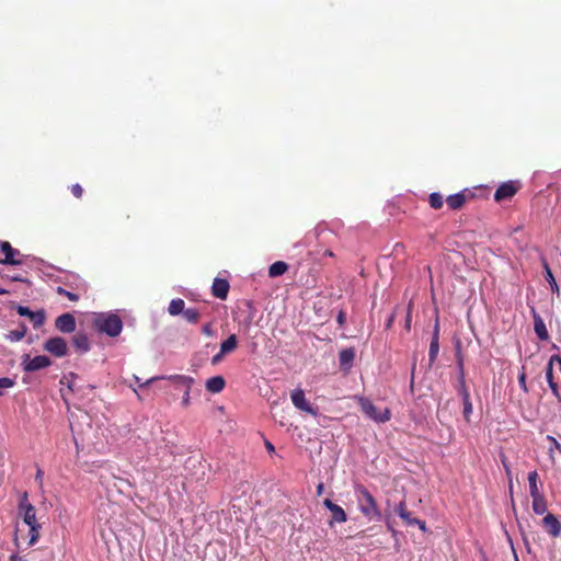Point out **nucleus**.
<instances>
[{"label":"nucleus","instance_id":"nucleus-36","mask_svg":"<svg viewBox=\"0 0 561 561\" xmlns=\"http://www.w3.org/2000/svg\"><path fill=\"white\" fill-rule=\"evenodd\" d=\"M462 404H463V412H462L463 419L466 420L467 423H470V416L473 411L471 400H466L462 402Z\"/></svg>","mask_w":561,"mask_h":561},{"label":"nucleus","instance_id":"nucleus-1","mask_svg":"<svg viewBox=\"0 0 561 561\" xmlns=\"http://www.w3.org/2000/svg\"><path fill=\"white\" fill-rule=\"evenodd\" d=\"M93 328L99 333H104L110 337H116L123 330V321L121 317L113 312H102L94 317Z\"/></svg>","mask_w":561,"mask_h":561},{"label":"nucleus","instance_id":"nucleus-32","mask_svg":"<svg viewBox=\"0 0 561 561\" xmlns=\"http://www.w3.org/2000/svg\"><path fill=\"white\" fill-rule=\"evenodd\" d=\"M546 377H547V381H548V383H549V387H550V389L552 390V393H553L558 399H560V394H559V390H558V385L553 381V376H552L551 367H547Z\"/></svg>","mask_w":561,"mask_h":561},{"label":"nucleus","instance_id":"nucleus-49","mask_svg":"<svg viewBox=\"0 0 561 561\" xmlns=\"http://www.w3.org/2000/svg\"><path fill=\"white\" fill-rule=\"evenodd\" d=\"M202 331L206 335H211L213 334V330H211V325L210 324H205L203 327Z\"/></svg>","mask_w":561,"mask_h":561},{"label":"nucleus","instance_id":"nucleus-54","mask_svg":"<svg viewBox=\"0 0 561 561\" xmlns=\"http://www.w3.org/2000/svg\"><path fill=\"white\" fill-rule=\"evenodd\" d=\"M324 256L333 257L334 253L331 250H325L323 253Z\"/></svg>","mask_w":561,"mask_h":561},{"label":"nucleus","instance_id":"nucleus-2","mask_svg":"<svg viewBox=\"0 0 561 561\" xmlns=\"http://www.w3.org/2000/svg\"><path fill=\"white\" fill-rule=\"evenodd\" d=\"M356 493L358 494L357 501L360 513L368 520L379 522L381 519V512L373 494L363 485L356 488Z\"/></svg>","mask_w":561,"mask_h":561},{"label":"nucleus","instance_id":"nucleus-9","mask_svg":"<svg viewBox=\"0 0 561 561\" xmlns=\"http://www.w3.org/2000/svg\"><path fill=\"white\" fill-rule=\"evenodd\" d=\"M291 401H293V404L304 411V412H307L311 415H317V410L314 408H312L306 400L305 398V391L302 389H295L293 392H291Z\"/></svg>","mask_w":561,"mask_h":561},{"label":"nucleus","instance_id":"nucleus-18","mask_svg":"<svg viewBox=\"0 0 561 561\" xmlns=\"http://www.w3.org/2000/svg\"><path fill=\"white\" fill-rule=\"evenodd\" d=\"M45 351H67V343L62 337L49 339L44 346Z\"/></svg>","mask_w":561,"mask_h":561},{"label":"nucleus","instance_id":"nucleus-52","mask_svg":"<svg viewBox=\"0 0 561 561\" xmlns=\"http://www.w3.org/2000/svg\"><path fill=\"white\" fill-rule=\"evenodd\" d=\"M323 489H324L323 483L318 484V486H317V494L321 495L322 492H323Z\"/></svg>","mask_w":561,"mask_h":561},{"label":"nucleus","instance_id":"nucleus-16","mask_svg":"<svg viewBox=\"0 0 561 561\" xmlns=\"http://www.w3.org/2000/svg\"><path fill=\"white\" fill-rule=\"evenodd\" d=\"M534 313V330L538 336L539 340L545 341L548 340L549 333L546 328V324L541 317L533 310Z\"/></svg>","mask_w":561,"mask_h":561},{"label":"nucleus","instance_id":"nucleus-21","mask_svg":"<svg viewBox=\"0 0 561 561\" xmlns=\"http://www.w3.org/2000/svg\"><path fill=\"white\" fill-rule=\"evenodd\" d=\"M542 265H543V268H545V278L549 283L551 291L558 294L559 290H560L559 289V285L556 282V278H554V276L552 274V271H551L549 264L547 263V261H543Z\"/></svg>","mask_w":561,"mask_h":561},{"label":"nucleus","instance_id":"nucleus-14","mask_svg":"<svg viewBox=\"0 0 561 561\" xmlns=\"http://www.w3.org/2000/svg\"><path fill=\"white\" fill-rule=\"evenodd\" d=\"M467 199H468V195L463 191V192H459V193L454 194V195H449L446 198V204H447L449 209L458 210V209H461L465 206Z\"/></svg>","mask_w":561,"mask_h":561},{"label":"nucleus","instance_id":"nucleus-55","mask_svg":"<svg viewBox=\"0 0 561 561\" xmlns=\"http://www.w3.org/2000/svg\"><path fill=\"white\" fill-rule=\"evenodd\" d=\"M437 353L431 352L430 353V362L433 363L436 359Z\"/></svg>","mask_w":561,"mask_h":561},{"label":"nucleus","instance_id":"nucleus-17","mask_svg":"<svg viewBox=\"0 0 561 561\" xmlns=\"http://www.w3.org/2000/svg\"><path fill=\"white\" fill-rule=\"evenodd\" d=\"M226 381L221 376H214L206 381V390L211 393H219L224 390Z\"/></svg>","mask_w":561,"mask_h":561},{"label":"nucleus","instance_id":"nucleus-20","mask_svg":"<svg viewBox=\"0 0 561 561\" xmlns=\"http://www.w3.org/2000/svg\"><path fill=\"white\" fill-rule=\"evenodd\" d=\"M287 270H288L287 263H285L283 261H277L268 267V276L273 277V278L278 277V276L283 275Z\"/></svg>","mask_w":561,"mask_h":561},{"label":"nucleus","instance_id":"nucleus-13","mask_svg":"<svg viewBox=\"0 0 561 561\" xmlns=\"http://www.w3.org/2000/svg\"><path fill=\"white\" fill-rule=\"evenodd\" d=\"M230 285L225 278H215L211 285V294L214 297L225 300L227 299Z\"/></svg>","mask_w":561,"mask_h":561},{"label":"nucleus","instance_id":"nucleus-61","mask_svg":"<svg viewBox=\"0 0 561 561\" xmlns=\"http://www.w3.org/2000/svg\"><path fill=\"white\" fill-rule=\"evenodd\" d=\"M458 364H459L460 367L462 366V358L461 357H459Z\"/></svg>","mask_w":561,"mask_h":561},{"label":"nucleus","instance_id":"nucleus-38","mask_svg":"<svg viewBox=\"0 0 561 561\" xmlns=\"http://www.w3.org/2000/svg\"><path fill=\"white\" fill-rule=\"evenodd\" d=\"M548 367H551V370H553L554 367H558L561 373V357L559 355H553L549 360Z\"/></svg>","mask_w":561,"mask_h":561},{"label":"nucleus","instance_id":"nucleus-50","mask_svg":"<svg viewBox=\"0 0 561 561\" xmlns=\"http://www.w3.org/2000/svg\"><path fill=\"white\" fill-rule=\"evenodd\" d=\"M265 447H266V449H267L270 453H272V451H274V450H275V448H274V446L272 445V443H270V442H267V440L265 442Z\"/></svg>","mask_w":561,"mask_h":561},{"label":"nucleus","instance_id":"nucleus-26","mask_svg":"<svg viewBox=\"0 0 561 561\" xmlns=\"http://www.w3.org/2000/svg\"><path fill=\"white\" fill-rule=\"evenodd\" d=\"M73 343L75 346L81 351H87L90 346L88 336L82 333H78L75 335Z\"/></svg>","mask_w":561,"mask_h":561},{"label":"nucleus","instance_id":"nucleus-22","mask_svg":"<svg viewBox=\"0 0 561 561\" xmlns=\"http://www.w3.org/2000/svg\"><path fill=\"white\" fill-rule=\"evenodd\" d=\"M185 310V302L181 298L172 299L169 304L168 311L171 316H178Z\"/></svg>","mask_w":561,"mask_h":561},{"label":"nucleus","instance_id":"nucleus-44","mask_svg":"<svg viewBox=\"0 0 561 561\" xmlns=\"http://www.w3.org/2000/svg\"><path fill=\"white\" fill-rule=\"evenodd\" d=\"M518 383L520 386V388L524 389V391L527 392V387H526V374L525 371L523 370L519 376H518Z\"/></svg>","mask_w":561,"mask_h":561},{"label":"nucleus","instance_id":"nucleus-27","mask_svg":"<svg viewBox=\"0 0 561 561\" xmlns=\"http://www.w3.org/2000/svg\"><path fill=\"white\" fill-rule=\"evenodd\" d=\"M182 316L190 323H196L199 320V318H201L199 311L197 309H194V308L185 309L183 311Z\"/></svg>","mask_w":561,"mask_h":561},{"label":"nucleus","instance_id":"nucleus-8","mask_svg":"<svg viewBox=\"0 0 561 561\" xmlns=\"http://www.w3.org/2000/svg\"><path fill=\"white\" fill-rule=\"evenodd\" d=\"M0 249L4 254L3 259H0V264L4 265H20L23 263L21 259H18V256H21V253L19 250L12 248L10 242L8 241H0Z\"/></svg>","mask_w":561,"mask_h":561},{"label":"nucleus","instance_id":"nucleus-10","mask_svg":"<svg viewBox=\"0 0 561 561\" xmlns=\"http://www.w3.org/2000/svg\"><path fill=\"white\" fill-rule=\"evenodd\" d=\"M57 330L64 333H71L76 330V318L71 313H62L55 321Z\"/></svg>","mask_w":561,"mask_h":561},{"label":"nucleus","instance_id":"nucleus-34","mask_svg":"<svg viewBox=\"0 0 561 561\" xmlns=\"http://www.w3.org/2000/svg\"><path fill=\"white\" fill-rule=\"evenodd\" d=\"M413 308H414V302L413 300L411 299L408 304V307H407V313H405V318H404V329L407 331H410L411 329V322H412V311H413Z\"/></svg>","mask_w":561,"mask_h":561},{"label":"nucleus","instance_id":"nucleus-45","mask_svg":"<svg viewBox=\"0 0 561 561\" xmlns=\"http://www.w3.org/2000/svg\"><path fill=\"white\" fill-rule=\"evenodd\" d=\"M398 311H399V307H396L394 311L390 314V317L387 320V323H386L387 329L391 328Z\"/></svg>","mask_w":561,"mask_h":561},{"label":"nucleus","instance_id":"nucleus-37","mask_svg":"<svg viewBox=\"0 0 561 561\" xmlns=\"http://www.w3.org/2000/svg\"><path fill=\"white\" fill-rule=\"evenodd\" d=\"M14 385H15V380L10 377L0 378V391H2V389L12 388Z\"/></svg>","mask_w":561,"mask_h":561},{"label":"nucleus","instance_id":"nucleus-30","mask_svg":"<svg viewBox=\"0 0 561 561\" xmlns=\"http://www.w3.org/2000/svg\"><path fill=\"white\" fill-rule=\"evenodd\" d=\"M237 347V336L231 334L220 345V351H232Z\"/></svg>","mask_w":561,"mask_h":561},{"label":"nucleus","instance_id":"nucleus-51","mask_svg":"<svg viewBox=\"0 0 561 561\" xmlns=\"http://www.w3.org/2000/svg\"><path fill=\"white\" fill-rule=\"evenodd\" d=\"M10 279L14 282H24V279L19 275L10 276Z\"/></svg>","mask_w":561,"mask_h":561},{"label":"nucleus","instance_id":"nucleus-43","mask_svg":"<svg viewBox=\"0 0 561 561\" xmlns=\"http://www.w3.org/2000/svg\"><path fill=\"white\" fill-rule=\"evenodd\" d=\"M33 312L34 311L30 310L27 307H23V306H19L18 307V313L20 316L28 317L30 318Z\"/></svg>","mask_w":561,"mask_h":561},{"label":"nucleus","instance_id":"nucleus-40","mask_svg":"<svg viewBox=\"0 0 561 561\" xmlns=\"http://www.w3.org/2000/svg\"><path fill=\"white\" fill-rule=\"evenodd\" d=\"M71 193L73 194L75 197L77 198H81L82 195H83V188L80 184H73L71 187Z\"/></svg>","mask_w":561,"mask_h":561},{"label":"nucleus","instance_id":"nucleus-3","mask_svg":"<svg viewBox=\"0 0 561 561\" xmlns=\"http://www.w3.org/2000/svg\"><path fill=\"white\" fill-rule=\"evenodd\" d=\"M20 512H23V520L30 527L28 545L33 546L39 538L41 525L36 520V510L27 502V493H24L23 501L20 503Z\"/></svg>","mask_w":561,"mask_h":561},{"label":"nucleus","instance_id":"nucleus-25","mask_svg":"<svg viewBox=\"0 0 561 561\" xmlns=\"http://www.w3.org/2000/svg\"><path fill=\"white\" fill-rule=\"evenodd\" d=\"M428 203L433 209H440L444 205V197L440 193H431L428 196Z\"/></svg>","mask_w":561,"mask_h":561},{"label":"nucleus","instance_id":"nucleus-33","mask_svg":"<svg viewBox=\"0 0 561 561\" xmlns=\"http://www.w3.org/2000/svg\"><path fill=\"white\" fill-rule=\"evenodd\" d=\"M77 379L78 376L73 373H70L68 376H64V378L60 380V383H65V381H67L69 390L75 391L77 388Z\"/></svg>","mask_w":561,"mask_h":561},{"label":"nucleus","instance_id":"nucleus-41","mask_svg":"<svg viewBox=\"0 0 561 561\" xmlns=\"http://www.w3.org/2000/svg\"><path fill=\"white\" fill-rule=\"evenodd\" d=\"M409 512L408 508H407V505H405V502L404 501H401L397 507H396V513L402 517V516H405L404 514Z\"/></svg>","mask_w":561,"mask_h":561},{"label":"nucleus","instance_id":"nucleus-29","mask_svg":"<svg viewBox=\"0 0 561 561\" xmlns=\"http://www.w3.org/2000/svg\"><path fill=\"white\" fill-rule=\"evenodd\" d=\"M438 332H439V321H438V314L436 313L434 334H433V339L430 344V351H438L439 350Z\"/></svg>","mask_w":561,"mask_h":561},{"label":"nucleus","instance_id":"nucleus-57","mask_svg":"<svg viewBox=\"0 0 561 561\" xmlns=\"http://www.w3.org/2000/svg\"><path fill=\"white\" fill-rule=\"evenodd\" d=\"M9 291L0 287V295H7Z\"/></svg>","mask_w":561,"mask_h":561},{"label":"nucleus","instance_id":"nucleus-11","mask_svg":"<svg viewBox=\"0 0 561 561\" xmlns=\"http://www.w3.org/2000/svg\"><path fill=\"white\" fill-rule=\"evenodd\" d=\"M542 526L546 529V531L553 538H557L561 535V523L557 518V516H554L551 513L547 514L543 517Z\"/></svg>","mask_w":561,"mask_h":561},{"label":"nucleus","instance_id":"nucleus-4","mask_svg":"<svg viewBox=\"0 0 561 561\" xmlns=\"http://www.w3.org/2000/svg\"><path fill=\"white\" fill-rule=\"evenodd\" d=\"M157 380H167L170 381L172 385H174L179 389L183 390H191L192 385L194 383V379L188 376L184 375H170V376H157L149 378L145 382L139 385L140 389H145L148 385L157 381Z\"/></svg>","mask_w":561,"mask_h":561},{"label":"nucleus","instance_id":"nucleus-59","mask_svg":"<svg viewBox=\"0 0 561 561\" xmlns=\"http://www.w3.org/2000/svg\"><path fill=\"white\" fill-rule=\"evenodd\" d=\"M134 391H135V393L137 394L138 399H140V400H141V399H142V397H141V394L138 392V390H137V389H134Z\"/></svg>","mask_w":561,"mask_h":561},{"label":"nucleus","instance_id":"nucleus-7","mask_svg":"<svg viewBox=\"0 0 561 561\" xmlns=\"http://www.w3.org/2000/svg\"><path fill=\"white\" fill-rule=\"evenodd\" d=\"M323 505L331 513V517L328 520V524L330 527H333L335 524L345 523L347 520V515H346L345 511L340 505H337L336 503L331 501L330 499H325L323 501Z\"/></svg>","mask_w":561,"mask_h":561},{"label":"nucleus","instance_id":"nucleus-62","mask_svg":"<svg viewBox=\"0 0 561 561\" xmlns=\"http://www.w3.org/2000/svg\"><path fill=\"white\" fill-rule=\"evenodd\" d=\"M2 394H3V392H2V391H0V397H1Z\"/></svg>","mask_w":561,"mask_h":561},{"label":"nucleus","instance_id":"nucleus-60","mask_svg":"<svg viewBox=\"0 0 561 561\" xmlns=\"http://www.w3.org/2000/svg\"><path fill=\"white\" fill-rule=\"evenodd\" d=\"M56 356L60 357V356H64L66 353H61V352H58V353H54Z\"/></svg>","mask_w":561,"mask_h":561},{"label":"nucleus","instance_id":"nucleus-53","mask_svg":"<svg viewBox=\"0 0 561 561\" xmlns=\"http://www.w3.org/2000/svg\"><path fill=\"white\" fill-rule=\"evenodd\" d=\"M56 291H57V294L65 296L68 290H66L62 287H57Z\"/></svg>","mask_w":561,"mask_h":561},{"label":"nucleus","instance_id":"nucleus-24","mask_svg":"<svg viewBox=\"0 0 561 561\" xmlns=\"http://www.w3.org/2000/svg\"><path fill=\"white\" fill-rule=\"evenodd\" d=\"M537 481H538V473H537V471L529 472L528 473V482H529L530 496L541 494L539 489H538Z\"/></svg>","mask_w":561,"mask_h":561},{"label":"nucleus","instance_id":"nucleus-42","mask_svg":"<svg viewBox=\"0 0 561 561\" xmlns=\"http://www.w3.org/2000/svg\"><path fill=\"white\" fill-rule=\"evenodd\" d=\"M43 480H44V471L37 467L36 474H35V481L38 483V486L43 488Z\"/></svg>","mask_w":561,"mask_h":561},{"label":"nucleus","instance_id":"nucleus-35","mask_svg":"<svg viewBox=\"0 0 561 561\" xmlns=\"http://www.w3.org/2000/svg\"><path fill=\"white\" fill-rule=\"evenodd\" d=\"M34 328H39L45 321V314L43 311L33 312L30 317Z\"/></svg>","mask_w":561,"mask_h":561},{"label":"nucleus","instance_id":"nucleus-48","mask_svg":"<svg viewBox=\"0 0 561 561\" xmlns=\"http://www.w3.org/2000/svg\"><path fill=\"white\" fill-rule=\"evenodd\" d=\"M65 297H67L70 301H78L79 300V296L75 293H71V291H67Z\"/></svg>","mask_w":561,"mask_h":561},{"label":"nucleus","instance_id":"nucleus-15","mask_svg":"<svg viewBox=\"0 0 561 561\" xmlns=\"http://www.w3.org/2000/svg\"><path fill=\"white\" fill-rule=\"evenodd\" d=\"M546 442L549 459L551 460L552 465H554L557 455L561 454V444L553 436L550 435L546 437Z\"/></svg>","mask_w":561,"mask_h":561},{"label":"nucleus","instance_id":"nucleus-5","mask_svg":"<svg viewBox=\"0 0 561 561\" xmlns=\"http://www.w3.org/2000/svg\"><path fill=\"white\" fill-rule=\"evenodd\" d=\"M358 403L363 413L377 423H385L391 417L389 409H385L383 412H378L375 404L367 398H359Z\"/></svg>","mask_w":561,"mask_h":561},{"label":"nucleus","instance_id":"nucleus-31","mask_svg":"<svg viewBox=\"0 0 561 561\" xmlns=\"http://www.w3.org/2000/svg\"><path fill=\"white\" fill-rule=\"evenodd\" d=\"M458 392H459V394H460V397L462 399V402L466 401V400H470V394H469L468 388L466 387L465 377H463L462 373H461V375L459 377Z\"/></svg>","mask_w":561,"mask_h":561},{"label":"nucleus","instance_id":"nucleus-19","mask_svg":"<svg viewBox=\"0 0 561 561\" xmlns=\"http://www.w3.org/2000/svg\"><path fill=\"white\" fill-rule=\"evenodd\" d=\"M533 511L537 515H542L547 511V502L542 494L533 495Z\"/></svg>","mask_w":561,"mask_h":561},{"label":"nucleus","instance_id":"nucleus-12","mask_svg":"<svg viewBox=\"0 0 561 561\" xmlns=\"http://www.w3.org/2000/svg\"><path fill=\"white\" fill-rule=\"evenodd\" d=\"M517 186L513 182L502 183L494 193V199L502 202L512 198L517 193Z\"/></svg>","mask_w":561,"mask_h":561},{"label":"nucleus","instance_id":"nucleus-39","mask_svg":"<svg viewBox=\"0 0 561 561\" xmlns=\"http://www.w3.org/2000/svg\"><path fill=\"white\" fill-rule=\"evenodd\" d=\"M24 335H25V330H22V331L14 330V331H10L8 337L11 341H20Z\"/></svg>","mask_w":561,"mask_h":561},{"label":"nucleus","instance_id":"nucleus-28","mask_svg":"<svg viewBox=\"0 0 561 561\" xmlns=\"http://www.w3.org/2000/svg\"><path fill=\"white\" fill-rule=\"evenodd\" d=\"M405 516H402L401 518L408 524V525H417L419 528L422 530V531H425L426 530V524L425 522L419 519V518H413L412 515H411V512H407L404 514Z\"/></svg>","mask_w":561,"mask_h":561},{"label":"nucleus","instance_id":"nucleus-23","mask_svg":"<svg viewBox=\"0 0 561 561\" xmlns=\"http://www.w3.org/2000/svg\"><path fill=\"white\" fill-rule=\"evenodd\" d=\"M354 354L355 353H340V366L345 373L352 367Z\"/></svg>","mask_w":561,"mask_h":561},{"label":"nucleus","instance_id":"nucleus-58","mask_svg":"<svg viewBox=\"0 0 561 561\" xmlns=\"http://www.w3.org/2000/svg\"><path fill=\"white\" fill-rule=\"evenodd\" d=\"M503 465H504V468H505L506 472L510 473V468H508V466L506 465V462L504 460H503Z\"/></svg>","mask_w":561,"mask_h":561},{"label":"nucleus","instance_id":"nucleus-46","mask_svg":"<svg viewBox=\"0 0 561 561\" xmlns=\"http://www.w3.org/2000/svg\"><path fill=\"white\" fill-rule=\"evenodd\" d=\"M183 391H184V393H183V399H182V405L184 408H186L190 404V392H191V390H186L185 389Z\"/></svg>","mask_w":561,"mask_h":561},{"label":"nucleus","instance_id":"nucleus-56","mask_svg":"<svg viewBox=\"0 0 561 561\" xmlns=\"http://www.w3.org/2000/svg\"><path fill=\"white\" fill-rule=\"evenodd\" d=\"M343 319H344V314H343V312H340V313H339V316H337V321H339L340 323H342V322H343Z\"/></svg>","mask_w":561,"mask_h":561},{"label":"nucleus","instance_id":"nucleus-47","mask_svg":"<svg viewBox=\"0 0 561 561\" xmlns=\"http://www.w3.org/2000/svg\"><path fill=\"white\" fill-rule=\"evenodd\" d=\"M226 354H227V353H217V354L211 358V364H213V365H217V364H219V363L224 359V357H225V355H226Z\"/></svg>","mask_w":561,"mask_h":561},{"label":"nucleus","instance_id":"nucleus-6","mask_svg":"<svg viewBox=\"0 0 561 561\" xmlns=\"http://www.w3.org/2000/svg\"><path fill=\"white\" fill-rule=\"evenodd\" d=\"M51 364V360L46 355H37L35 357H31L30 354H25L22 365L25 371H36L48 367Z\"/></svg>","mask_w":561,"mask_h":561}]
</instances>
